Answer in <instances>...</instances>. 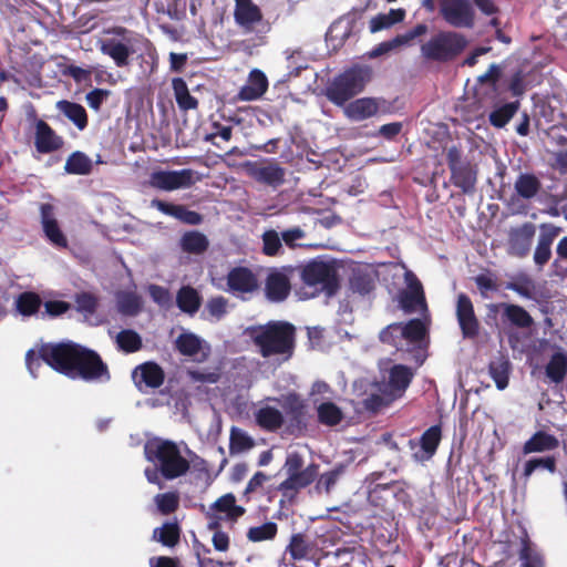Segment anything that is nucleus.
<instances>
[{"instance_id": "obj_40", "label": "nucleus", "mask_w": 567, "mask_h": 567, "mask_svg": "<svg viewBox=\"0 0 567 567\" xmlns=\"http://www.w3.org/2000/svg\"><path fill=\"white\" fill-rule=\"evenodd\" d=\"M93 169L92 159L83 152L75 151L66 159L64 171L72 175H89Z\"/></svg>"}, {"instance_id": "obj_20", "label": "nucleus", "mask_w": 567, "mask_h": 567, "mask_svg": "<svg viewBox=\"0 0 567 567\" xmlns=\"http://www.w3.org/2000/svg\"><path fill=\"white\" fill-rule=\"evenodd\" d=\"M227 286L234 293H251L257 290L258 280L249 268L234 267L227 275Z\"/></svg>"}, {"instance_id": "obj_13", "label": "nucleus", "mask_w": 567, "mask_h": 567, "mask_svg": "<svg viewBox=\"0 0 567 567\" xmlns=\"http://www.w3.org/2000/svg\"><path fill=\"white\" fill-rule=\"evenodd\" d=\"M132 379L138 391L145 392L161 388L165 381V372L158 363L146 361L133 370Z\"/></svg>"}, {"instance_id": "obj_24", "label": "nucleus", "mask_w": 567, "mask_h": 567, "mask_svg": "<svg viewBox=\"0 0 567 567\" xmlns=\"http://www.w3.org/2000/svg\"><path fill=\"white\" fill-rule=\"evenodd\" d=\"M34 144L39 153L48 154L60 150L63 146V140L45 121L39 120L35 124Z\"/></svg>"}, {"instance_id": "obj_22", "label": "nucleus", "mask_w": 567, "mask_h": 567, "mask_svg": "<svg viewBox=\"0 0 567 567\" xmlns=\"http://www.w3.org/2000/svg\"><path fill=\"white\" fill-rule=\"evenodd\" d=\"M560 228L553 224H542L538 243L534 252V261L538 267L546 265L551 257V245L559 235Z\"/></svg>"}, {"instance_id": "obj_19", "label": "nucleus", "mask_w": 567, "mask_h": 567, "mask_svg": "<svg viewBox=\"0 0 567 567\" xmlns=\"http://www.w3.org/2000/svg\"><path fill=\"white\" fill-rule=\"evenodd\" d=\"M41 224L45 237L58 248H66L68 239L54 218V207L51 204H42L40 207Z\"/></svg>"}, {"instance_id": "obj_47", "label": "nucleus", "mask_w": 567, "mask_h": 567, "mask_svg": "<svg viewBox=\"0 0 567 567\" xmlns=\"http://www.w3.org/2000/svg\"><path fill=\"white\" fill-rule=\"evenodd\" d=\"M442 440V427L440 424L430 426L420 437V446L427 458L432 457Z\"/></svg>"}, {"instance_id": "obj_62", "label": "nucleus", "mask_w": 567, "mask_h": 567, "mask_svg": "<svg viewBox=\"0 0 567 567\" xmlns=\"http://www.w3.org/2000/svg\"><path fill=\"white\" fill-rule=\"evenodd\" d=\"M395 486L394 483L390 484H377L369 491L368 499L373 506H384L382 494L389 492Z\"/></svg>"}, {"instance_id": "obj_38", "label": "nucleus", "mask_w": 567, "mask_h": 567, "mask_svg": "<svg viewBox=\"0 0 567 567\" xmlns=\"http://www.w3.org/2000/svg\"><path fill=\"white\" fill-rule=\"evenodd\" d=\"M58 109L65 117L73 122L80 131H83L87 126V113L81 104L62 100L58 102Z\"/></svg>"}, {"instance_id": "obj_31", "label": "nucleus", "mask_w": 567, "mask_h": 567, "mask_svg": "<svg viewBox=\"0 0 567 567\" xmlns=\"http://www.w3.org/2000/svg\"><path fill=\"white\" fill-rule=\"evenodd\" d=\"M210 511L224 513L226 518L230 522H237L241 517L246 509L236 504V497L233 493H227L218 497L212 505Z\"/></svg>"}, {"instance_id": "obj_37", "label": "nucleus", "mask_w": 567, "mask_h": 567, "mask_svg": "<svg viewBox=\"0 0 567 567\" xmlns=\"http://www.w3.org/2000/svg\"><path fill=\"white\" fill-rule=\"evenodd\" d=\"M488 373L494 380L498 390H504L508 385L511 362L505 357H498L488 364Z\"/></svg>"}, {"instance_id": "obj_36", "label": "nucleus", "mask_w": 567, "mask_h": 567, "mask_svg": "<svg viewBox=\"0 0 567 567\" xmlns=\"http://www.w3.org/2000/svg\"><path fill=\"white\" fill-rule=\"evenodd\" d=\"M182 529L177 522H166L153 530V539L166 547H175L181 540Z\"/></svg>"}, {"instance_id": "obj_6", "label": "nucleus", "mask_w": 567, "mask_h": 567, "mask_svg": "<svg viewBox=\"0 0 567 567\" xmlns=\"http://www.w3.org/2000/svg\"><path fill=\"white\" fill-rule=\"evenodd\" d=\"M464 34L456 31H439L421 45V55L427 61L447 63L454 61L467 47Z\"/></svg>"}, {"instance_id": "obj_8", "label": "nucleus", "mask_w": 567, "mask_h": 567, "mask_svg": "<svg viewBox=\"0 0 567 567\" xmlns=\"http://www.w3.org/2000/svg\"><path fill=\"white\" fill-rule=\"evenodd\" d=\"M440 14L454 28L472 29L475 24V11L470 0H441Z\"/></svg>"}, {"instance_id": "obj_64", "label": "nucleus", "mask_w": 567, "mask_h": 567, "mask_svg": "<svg viewBox=\"0 0 567 567\" xmlns=\"http://www.w3.org/2000/svg\"><path fill=\"white\" fill-rule=\"evenodd\" d=\"M109 94L107 90L94 89L86 94L85 100L91 109L99 111Z\"/></svg>"}, {"instance_id": "obj_1", "label": "nucleus", "mask_w": 567, "mask_h": 567, "mask_svg": "<svg viewBox=\"0 0 567 567\" xmlns=\"http://www.w3.org/2000/svg\"><path fill=\"white\" fill-rule=\"evenodd\" d=\"M41 361L73 380L81 379L86 382L111 380L109 367L101 355L73 341L43 343L38 350V355L33 349L25 353V364L32 374L41 367Z\"/></svg>"}, {"instance_id": "obj_42", "label": "nucleus", "mask_w": 567, "mask_h": 567, "mask_svg": "<svg viewBox=\"0 0 567 567\" xmlns=\"http://www.w3.org/2000/svg\"><path fill=\"white\" fill-rule=\"evenodd\" d=\"M545 373L551 382L556 384L563 382L567 374V355L563 352H555L545 368Z\"/></svg>"}, {"instance_id": "obj_58", "label": "nucleus", "mask_w": 567, "mask_h": 567, "mask_svg": "<svg viewBox=\"0 0 567 567\" xmlns=\"http://www.w3.org/2000/svg\"><path fill=\"white\" fill-rule=\"evenodd\" d=\"M351 289L364 296L374 289V281L370 275L363 272L353 274L350 279Z\"/></svg>"}, {"instance_id": "obj_28", "label": "nucleus", "mask_w": 567, "mask_h": 567, "mask_svg": "<svg viewBox=\"0 0 567 567\" xmlns=\"http://www.w3.org/2000/svg\"><path fill=\"white\" fill-rule=\"evenodd\" d=\"M477 171L470 162L451 169V183L464 194H473L476 188Z\"/></svg>"}, {"instance_id": "obj_35", "label": "nucleus", "mask_w": 567, "mask_h": 567, "mask_svg": "<svg viewBox=\"0 0 567 567\" xmlns=\"http://www.w3.org/2000/svg\"><path fill=\"white\" fill-rule=\"evenodd\" d=\"M209 247L206 235L198 230H188L181 238V248L187 254L200 255Z\"/></svg>"}, {"instance_id": "obj_55", "label": "nucleus", "mask_w": 567, "mask_h": 567, "mask_svg": "<svg viewBox=\"0 0 567 567\" xmlns=\"http://www.w3.org/2000/svg\"><path fill=\"white\" fill-rule=\"evenodd\" d=\"M154 501L162 515L175 513L179 507V495L176 492L157 494Z\"/></svg>"}, {"instance_id": "obj_30", "label": "nucleus", "mask_w": 567, "mask_h": 567, "mask_svg": "<svg viewBox=\"0 0 567 567\" xmlns=\"http://www.w3.org/2000/svg\"><path fill=\"white\" fill-rule=\"evenodd\" d=\"M413 371L404 364H394L389 371V386L392 392L402 395L413 380Z\"/></svg>"}, {"instance_id": "obj_51", "label": "nucleus", "mask_w": 567, "mask_h": 567, "mask_svg": "<svg viewBox=\"0 0 567 567\" xmlns=\"http://www.w3.org/2000/svg\"><path fill=\"white\" fill-rule=\"evenodd\" d=\"M116 343L120 350L126 353H134L142 349L141 336L131 329L122 330L116 336Z\"/></svg>"}, {"instance_id": "obj_12", "label": "nucleus", "mask_w": 567, "mask_h": 567, "mask_svg": "<svg viewBox=\"0 0 567 567\" xmlns=\"http://www.w3.org/2000/svg\"><path fill=\"white\" fill-rule=\"evenodd\" d=\"M241 166L245 173L258 183L277 187L285 182V168L278 163L270 162L262 165L258 162L246 161Z\"/></svg>"}, {"instance_id": "obj_48", "label": "nucleus", "mask_w": 567, "mask_h": 567, "mask_svg": "<svg viewBox=\"0 0 567 567\" xmlns=\"http://www.w3.org/2000/svg\"><path fill=\"white\" fill-rule=\"evenodd\" d=\"M254 446L255 441L251 436L239 427H231L229 437V453L231 455L249 451Z\"/></svg>"}, {"instance_id": "obj_10", "label": "nucleus", "mask_w": 567, "mask_h": 567, "mask_svg": "<svg viewBox=\"0 0 567 567\" xmlns=\"http://www.w3.org/2000/svg\"><path fill=\"white\" fill-rule=\"evenodd\" d=\"M195 172L190 168L181 171H156L150 176V185L157 189L175 190L190 187L196 183Z\"/></svg>"}, {"instance_id": "obj_61", "label": "nucleus", "mask_w": 567, "mask_h": 567, "mask_svg": "<svg viewBox=\"0 0 567 567\" xmlns=\"http://www.w3.org/2000/svg\"><path fill=\"white\" fill-rule=\"evenodd\" d=\"M210 317L219 320L227 312V300L223 296L210 298L206 303Z\"/></svg>"}, {"instance_id": "obj_52", "label": "nucleus", "mask_w": 567, "mask_h": 567, "mask_svg": "<svg viewBox=\"0 0 567 567\" xmlns=\"http://www.w3.org/2000/svg\"><path fill=\"white\" fill-rule=\"evenodd\" d=\"M310 550L311 548L307 536L302 533L291 535L290 542L286 548V551L293 560H302L307 558Z\"/></svg>"}, {"instance_id": "obj_23", "label": "nucleus", "mask_w": 567, "mask_h": 567, "mask_svg": "<svg viewBox=\"0 0 567 567\" xmlns=\"http://www.w3.org/2000/svg\"><path fill=\"white\" fill-rule=\"evenodd\" d=\"M151 206L186 225L195 226L203 223V216L199 213L189 210L184 205H176L155 198L152 200Z\"/></svg>"}, {"instance_id": "obj_54", "label": "nucleus", "mask_w": 567, "mask_h": 567, "mask_svg": "<svg viewBox=\"0 0 567 567\" xmlns=\"http://www.w3.org/2000/svg\"><path fill=\"white\" fill-rule=\"evenodd\" d=\"M506 289L512 290L527 299L536 298L535 281L528 276H520L516 280L507 282Z\"/></svg>"}, {"instance_id": "obj_57", "label": "nucleus", "mask_w": 567, "mask_h": 567, "mask_svg": "<svg viewBox=\"0 0 567 567\" xmlns=\"http://www.w3.org/2000/svg\"><path fill=\"white\" fill-rule=\"evenodd\" d=\"M280 236L282 246L286 245L289 249H297L305 246L300 241L307 237V233L300 226H295L282 230Z\"/></svg>"}, {"instance_id": "obj_34", "label": "nucleus", "mask_w": 567, "mask_h": 567, "mask_svg": "<svg viewBox=\"0 0 567 567\" xmlns=\"http://www.w3.org/2000/svg\"><path fill=\"white\" fill-rule=\"evenodd\" d=\"M172 87L175 101L181 111L187 112L198 107V100L189 93L187 83L182 78H174L172 80Z\"/></svg>"}, {"instance_id": "obj_29", "label": "nucleus", "mask_w": 567, "mask_h": 567, "mask_svg": "<svg viewBox=\"0 0 567 567\" xmlns=\"http://www.w3.org/2000/svg\"><path fill=\"white\" fill-rule=\"evenodd\" d=\"M518 559L520 567H546L545 555L530 542L527 535L520 539Z\"/></svg>"}, {"instance_id": "obj_56", "label": "nucleus", "mask_w": 567, "mask_h": 567, "mask_svg": "<svg viewBox=\"0 0 567 567\" xmlns=\"http://www.w3.org/2000/svg\"><path fill=\"white\" fill-rule=\"evenodd\" d=\"M118 311L126 316H135L141 310L140 297L133 292H124L117 300Z\"/></svg>"}, {"instance_id": "obj_32", "label": "nucleus", "mask_w": 567, "mask_h": 567, "mask_svg": "<svg viewBox=\"0 0 567 567\" xmlns=\"http://www.w3.org/2000/svg\"><path fill=\"white\" fill-rule=\"evenodd\" d=\"M255 417L257 424L268 432L278 431L285 423L282 413L278 409L269 405L260 408L256 412Z\"/></svg>"}, {"instance_id": "obj_15", "label": "nucleus", "mask_w": 567, "mask_h": 567, "mask_svg": "<svg viewBox=\"0 0 567 567\" xmlns=\"http://www.w3.org/2000/svg\"><path fill=\"white\" fill-rule=\"evenodd\" d=\"M408 288L399 293V305L406 313L426 310V300L421 281L412 272L406 274Z\"/></svg>"}, {"instance_id": "obj_9", "label": "nucleus", "mask_w": 567, "mask_h": 567, "mask_svg": "<svg viewBox=\"0 0 567 567\" xmlns=\"http://www.w3.org/2000/svg\"><path fill=\"white\" fill-rule=\"evenodd\" d=\"M455 316L464 339H476L480 336L481 323L476 317L471 298L461 292L456 299Z\"/></svg>"}, {"instance_id": "obj_63", "label": "nucleus", "mask_w": 567, "mask_h": 567, "mask_svg": "<svg viewBox=\"0 0 567 567\" xmlns=\"http://www.w3.org/2000/svg\"><path fill=\"white\" fill-rule=\"evenodd\" d=\"M388 401L384 396L372 393L362 401V405L365 411L371 413L379 412L382 408L388 405Z\"/></svg>"}, {"instance_id": "obj_5", "label": "nucleus", "mask_w": 567, "mask_h": 567, "mask_svg": "<svg viewBox=\"0 0 567 567\" xmlns=\"http://www.w3.org/2000/svg\"><path fill=\"white\" fill-rule=\"evenodd\" d=\"M300 279L303 284V298H316L323 293L331 298L340 290V278L337 268L332 262L319 259H311L300 266Z\"/></svg>"}, {"instance_id": "obj_45", "label": "nucleus", "mask_w": 567, "mask_h": 567, "mask_svg": "<svg viewBox=\"0 0 567 567\" xmlns=\"http://www.w3.org/2000/svg\"><path fill=\"white\" fill-rule=\"evenodd\" d=\"M378 109V104L373 99L363 97L350 103L348 114L355 121H362L377 114Z\"/></svg>"}, {"instance_id": "obj_39", "label": "nucleus", "mask_w": 567, "mask_h": 567, "mask_svg": "<svg viewBox=\"0 0 567 567\" xmlns=\"http://www.w3.org/2000/svg\"><path fill=\"white\" fill-rule=\"evenodd\" d=\"M519 105V101H514L495 106L488 115L489 124L503 128L517 113Z\"/></svg>"}, {"instance_id": "obj_11", "label": "nucleus", "mask_w": 567, "mask_h": 567, "mask_svg": "<svg viewBox=\"0 0 567 567\" xmlns=\"http://www.w3.org/2000/svg\"><path fill=\"white\" fill-rule=\"evenodd\" d=\"M293 270L288 268L270 269L265 279V296L270 302H282L291 292L290 275Z\"/></svg>"}, {"instance_id": "obj_21", "label": "nucleus", "mask_w": 567, "mask_h": 567, "mask_svg": "<svg viewBox=\"0 0 567 567\" xmlns=\"http://www.w3.org/2000/svg\"><path fill=\"white\" fill-rule=\"evenodd\" d=\"M268 86L266 74L259 69H254L249 72L247 82L240 87L236 99L238 101H256L267 92Z\"/></svg>"}, {"instance_id": "obj_14", "label": "nucleus", "mask_w": 567, "mask_h": 567, "mask_svg": "<svg viewBox=\"0 0 567 567\" xmlns=\"http://www.w3.org/2000/svg\"><path fill=\"white\" fill-rule=\"evenodd\" d=\"M536 234V226L526 221L518 227H512L508 231L507 251L509 255L524 258L529 251Z\"/></svg>"}, {"instance_id": "obj_44", "label": "nucleus", "mask_w": 567, "mask_h": 567, "mask_svg": "<svg viewBox=\"0 0 567 567\" xmlns=\"http://www.w3.org/2000/svg\"><path fill=\"white\" fill-rule=\"evenodd\" d=\"M514 187L519 197L530 199L537 195L542 184L534 174L522 173L518 175Z\"/></svg>"}, {"instance_id": "obj_50", "label": "nucleus", "mask_w": 567, "mask_h": 567, "mask_svg": "<svg viewBox=\"0 0 567 567\" xmlns=\"http://www.w3.org/2000/svg\"><path fill=\"white\" fill-rule=\"evenodd\" d=\"M175 348L183 355L194 357L202 349V340L192 332L181 333L175 340Z\"/></svg>"}, {"instance_id": "obj_27", "label": "nucleus", "mask_w": 567, "mask_h": 567, "mask_svg": "<svg viewBox=\"0 0 567 567\" xmlns=\"http://www.w3.org/2000/svg\"><path fill=\"white\" fill-rule=\"evenodd\" d=\"M559 447V440L546 431H536L524 444L523 454L546 453Z\"/></svg>"}, {"instance_id": "obj_53", "label": "nucleus", "mask_w": 567, "mask_h": 567, "mask_svg": "<svg viewBox=\"0 0 567 567\" xmlns=\"http://www.w3.org/2000/svg\"><path fill=\"white\" fill-rule=\"evenodd\" d=\"M278 533V525L274 522H266L259 526L250 527L247 532V538L252 543L272 540Z\"/></svg>"}, {"instance_id": "obj_4", "label": "nucleus", "mask_w": 567, "mask_h": 567, "mask_svg": "<svg viewBox=\"0 0 567 567\" xmlns=\"http://www.w3.org/2000/svg\"><path fill=\"white\" fill-rule=\"evenodd\" d=\"M145 458L158 466L165 480H175L185 475L190 467L189 462L181 454L177 444L169 440L155 437L144 445Z\"/></svg>"}, {"instance_id": "obj_41", "label": "nucleus", "mask_w": 567, "mask_h": 567, "mask_svg": "<svg viewBox=\"0 0 567 567\" xmlns=\"http://www.w3.org/2000/svg\"><path fill=\"white\" fill-rule=\"evenodd\" d=\"M16 309L23 317H31L38 313L42 306L41 297L33 291L21 292L16 298Z\"/></svg>"}, {"instance_id": "obj_43", "label": "nucleus", "mask_w": 567, "mask_h": 567, "mask_svg": "<svg viewBox=\"0 0 567 567\" xmlns=\"http://www.w3.org/2000/svg\"><path fill=\"white\" fill-rule=\"evenodd\" d=\"M538 468L546 470L550 474L557 472V457L555 455H546L542 457H532L527 460L523 468V478L528 481L534 472Z\"/></svg>"}, {"instance_id": "obj_2", "label": "nucleus", "mask_w": 567, "mask_h": 567, "mask_svg": "<svg viewBox=\"0 0 567 567\" xmlns=\"http://www.w3.org/2000/svg\"><path fill=\"white\" fill-rule=\"evenodd\" d=\"M427 329L421 319H411L406 323L394 322L381 330L379 339L392 346L398 352L406 354L404 360H412L417 365L426 359L425 337Z\"/></svg>"}, {"instance_id": "obj_18", "label": "nucleus", "mask_w": 567, "mask_h": 567, "mask_svg": "<svg viewBox=\"0 0 567 567\" xmlns=\"http://www.w3.org/2000/svg\"><path fill=\"white\" fill-rule=\"evenodd\" d=\"M288 417L287 432L296 437L301 436L307 431L306 405L296 394L286 399L284 405Z\"/></svg>"}, {"instance_id": "obj_49", "label": "nucleus", "mask_w": 567, "mask_h": 567, "mask_svg": "<svg viewBox=\"0 0 567 567\" xmlns=\"http://www.w3.org/2000/svg\"><path fill=\"white\" fill-rule=\"evenodd\" d=\"M262 254L267 257H277L284 255V246L280 233L275 229H267L261 235Z\"/></svg>"}, {"instance_id": "obj_16", "label": "nucleus", "mask_w": 567, "mask_h": 567, "mask_svg": "<svg viewBox=\"0 0 567 567\" xmlns=\"http://www.w3.org/2000/svg\"><path fill=\"white\" fill-rule=\"evenodd\" d=\"M502 310L501 320L503 324H509L518 329H529L534 324L530 313L522 306L508 302L492 303L488 306L489 315Z\"/></svg>"}, {"instance_id": "obj_59", "label": "nucleus", "mask_w": 567, "mask_h": 567, "mask_svg": "<svg viewBox=\"0 0 567 567\" xmlns=\"http://www.w3.org/2000/svg\"><path fill=\"white\" fill-rule=\"evenodd\" d=\"M76 310L82 313L93 315L99 307V299L91 292L75 295Z\"/></svg>"}, {"instance_id": "obj_26", "label": "nucleus", "mask_w": 567, "mask_h": 567, "mask_svg": "<svg viewBox=\"0 0 567 567\" xmlns=\"http://www.w3.org/2000/svg\"><path fill=\"white\" fill-rule=\"evenodd\" d=\"M234 19L239 27L251 30L262 20V12L252 0H235Z\"/></svg>"}, {"instance_id": "obj_3", "label": "nucleus", "mask_w": 567, "mask_h": 567, "mask_svg": "<svg viewBox=\"0 0 567 567\" xmlns=\"http://www.w3.org/2000/svg\"><path fill=\"white\" fill-rule=\"evenodd\" d=\"M249 336L264 358L291 353L295 347L296 328L288 321H269L251 327Z\"/></svg>"}, {"instance_id": "obj_7", "label": "nucleus", "mask_w": 567, "mask_h": 567, "mask_svg": "<svg viewBox=\"0 0 567 567\" xmlns=\"http://www.w3.org/2000/svg\"><path fill=\"white\" fill-rule=\"evenodd\" d=\"M370 79L367 69L354 66L338 75L327 89V97L336 105H343L354 95L363 91Z\"/></svg>"}, {"instance_id": "obj_25", "label": "nucleus", "mask_w": 567, "mask_h": 567, "mask_svg": "<svg viewBox=\"0 0 567 567\" xmlns=\"http://www.w3.org/2000/svg\"><path fill=\"white\" fill-rule=\"evenodd\" d=\"M100 50L110 56L117 68H125L130 64V56L133 53L131 41L122 42L115 38H106L101 42Z\"/></svg>"}, {"instance_id": "obj_17", "label": "nucleus", "mask_w": 567, "mask_h": 567, "mask_svg": "<svg viewBox=\"0 0 567 567\" xmlns=\"http://www.w3.org/2000/svg\"><path fill=\"white\" fill-rule=\"evenodd\" d=\"M319 466L315 463L309 464L300 473L288 475V477L281 482L278 486V491L282 493V496L288 501H292L298 492L309 486L318 476Z\"/></svg>"}, {"instance_id": "obj_46", "label": "nucleus", "mask_w": 567, "mask_h": 567, "mask_svg": "<svg viewBox=\"0 0 567 567\" xmlns=\"http://www.w3.org/2000/svg\"><path fill=\"white\" fill-rule=\"evenodd\" d=\"M318 422L326 426H336L343 420L342 410L333 402H322L317 408Z\"/></svg>"}, {"instance_id": "obj_33", "label": "nucleus", "mask_w": 567, "mask_h": 567, "mask_svg": "<svg viewBox=\"0 0 567 567\" xmlns=\"http://www.w3.org/2000/svg\"><path fill=\"white\" fill-rule=\"evenodd\" d=\"M176 305L185 313L195 315L202 306V297L190 286H183L176 295Z\"/></svg>"}, {"instance_id": "obj_60", "label": "nucleus", "mask_w": 567, "mask_h": 567, "mask_svg": "<svg viewBox=\"0 0 567 567\" xmlns=\"http://www.w3.org/2000/svg\"><path fill=\"white\" fill-rule=\"evenodd\" d=\"M148 293L153 301L161 307H168L172 303V295L169 290L163 286L150 285Z\"/></svg>"}]
</instances>
